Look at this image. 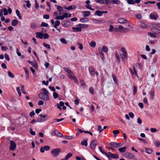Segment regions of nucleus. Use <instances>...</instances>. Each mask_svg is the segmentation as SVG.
Here are the masks:
<instances>
[{
    "mask_svg": "<svg viewBox=\"0 0 160 160\" xmlns=\"http://www.w3.org/2000/svg\"><path fill=\"white\" fill-rule=\"evenodd\" d=\"M42 90L43 92H41L39 94V98L43 100L48 101L49 99L48 96L49 92L45 88H42Z\"/></svg>",
    "mask_w": 160,
    "mask_h": 160,
    "instance_id": "nucleus-1",
    "label": "nucleus"
},
{
    "mask_svg": "<svg viewBox=\"0 0 160 160\" xmlns=\"http://www.w3.org/2000/svg\"><path fill=\"white\" fill-rule=\"evenodd\" d=\"M121 51L123 54H120V56L123 61H125L128 58V54L125 48H122L121 49Z\"/></svg>",
    "mask_w": 160,
    "mask_h": 160,
    "instance_id": "nucleus-2",
    "label": "nucleus"
},
{
    "mask_svg": "<svg viewBox=\"0 0 160 160\" xmlns=\"http://www.w3.org/2000/svg\"><path fill=\"white\" fill-rule=\"evenodd\" d=\"M114 30L117 31L126 32L128 31L129 29L127 28H124L122 25H120L118 26V28H115Z\"/></svg>",
    "mask_w": 160,
    "mask_h": 160,
    "instance_id": "nucleus-3",
    "label": "nucleus"
},
{
    "mask_svg": "<svg viewBox=\"0 0 160 160\" xmlns=\"http://www.w3.org/2000/svg\"><path fill=\"white\" fill-rule=\"evenodd\" d=\"M61 152V150L60 148H56L54 149L51 151V153L52 154L54 157H56L59 154L60 152Z\"/></svg>",
    "mask_w": 160,
    "mask_h": 160,
    "instance_id": "nucleus-4",
    "label": "nucleus"
},
{
    "mask_svg": "<svg viewBox=\"0 0 160 160\" xmlns=\"http://www.w3.org/2000/svg\"><path fill=\"white\" fill-rule=\"evenodd\" d=\"M106 156L108 158H113L117 159L119 157V156L118 154H114L111 152H108L107 153Z\"/></svg>",
    "mask_w": 160,
    "mask_h": 160,
    "instance_id": "nucleus-5",
    "label": "nucleus"
},
{
    "mask_svg": "<svg viewBox=\"0 0 160 160\" xmlns=\"http://www.w3.org/2000/svg\"><path fill=\"white\" fill-rule=\"evenodd\" d=\"M10 142V145L9 149L10 150L14 151L16 148V143L12 140H9Z\"/></svg>",
    "mask_w": 160,
    "mask_h": 160,
    "instance_id": "nucleus-6",
    "label": "nucleus"
},
{
    "mask_svg": "<svg viewBox=\"0 0 160 160\" xmlns=\"http://www.w3.org/2000/svg\"><path fill=\"white\" fill-rule=\"evenodd\" d=\"M98 143L97 141L92 140L91 141L90 147L91 148L92 150H94L95 149L96 146L98 145Z\"/></svg>",
    "mask_w": 160,
    "mask_h": 160,
    "instance_id": "nucleus-7",
    "label": "nucleus"
},
{
    "mask_svg": "<svg viewBox=\"0 0 160 160\" xmlns=\"http://www.w3.org/2000/svg\"><path fill=\"white\" fill-rule=\"evenodd\" d=\"M48 118V117L47 115H43L42 116V118H38L37 120V121L38 122H43L44 121L47 120Z\"/></svg>",
    "mask_w": 160,
    "mask_h": 160,
    "instance_id": "nucleus-8",
    "label": "nucleus"
},
{
    "mask_svg": "<svg viewBox=\"0 0 160 160\" xmlns=\"http://www.w3.org/2000/svg\"><path fill=\"white\" fill-rule=\"evenodd\" d=\"M125 156L128 159H132L134 158V155L132 153L126 152L125 154Z\"/></svg>",
    "mask_w": 160,
    "mask_h": 160,
    "instance_id": "nucleus-9",
    "label": "nucleus"
},
{
    "mask_svg": "<svg viewBox=\"0 0 160 160\" xmlns=\"http://www.w3.org/2000/svg\"><path fill=\"white\" fill-rule=\"evenodd\" d=\"M50 149V147L48 146H45L44 147H41L40 148V152L43 153L44 152V150L46 151H48Z\"/></svg>",
    "mask_w": 160,
    "mask_h": 160,
    "instance_id": "nucleus-10",
    "label": "nucleus"
},
{
    "mask_svg": "<svg viewBox=\"0 0 160 160\" xmlns=\"http://www.w3.org/2000/svg\"><path fill=\"white\" fill-rule=\"evenodd\" d=\"M158 17V16L157 14L151 13L150 15V18L152 19L156 20Z\"/></svg>",
    "mask_w": 160,
    "mask_h": 160,
    "instance_id": "nucleus-11",
    "label": "nucleus"
},
{
    "mask_svg": "<svg viewBox=\"0 0 160 160\" xmlns=\"http://www.w3.org/2000/svg\"><path fill=\"white\" fill-rule=\"evenodd\" d=\"M118 22L121 24H124L128 22V21L124 18H120L118 20Z\"/></svg>",
    "mask_w": 160,
    "mask_h": 160,
    "instance_id": "nucleus-12",
    "label": "nucleus"
},
{
    "mask_svg": "<svg viewBox=\"0 0 160 160\" xmlns=\"http://www.w3.org/2000/svg\"><path fill=\"white\" fill-rule=\"evenodd\" d=\"M89 71L91 75L93 76L95 73V69L92 66L90 67L89 68Z\"/></svg>",
    "mask_w": 160,
    "mask_h": 160,
    "instance_id": "nucleus-13",
    "label": "nucleus"
},
{
    "mask_svg": "<svg viewBox=\"0 0 160 160\" xmlns=\"http://www.w3.org/2000/svg\"><path fill=\"white\" fill-rule=\"evenodd\" d=\"M64 102L62 101H60L59 102V104L58 103H57L56 104V106L57 107V108L61 110H62V108L60 107V106L62 107L64 105Z\"/></svg>",
    "mask_w": 160,
    "mask_h": 160,
    "instance_id": "nucleus-14",
    "label": "nucleus"
},
{
    "mask_svg": "<svg viewBox=\"0 0 160 160\" xmlns=\"http://www.w3.org/2000/svg\"><path fill=\"white\" fill-rule=\"evenodd\" d=\"M72 29L73 32H79L82 31V29L79 27H72Z\"/></svg>",
    "mask_w": 160,
    "mask_h": 160,
    "instance_id": "nucleus-15",
    "label": "nucleus"
},
{
    "mask_svg": "<svg viewBox=\"0 0 160 160\" xmlns=\"http://www.w3.org/2000/svg\"><path fill=\"white\" fill-rule=\"evenodd\" d=\"M36 34L37 38L40 39H42L43 38V35L42 33L38 32H36Z\"/></svg>",
    "mask_w": 160,
    "mask_h": 160,
    "instance_id": "nucleus-16",
    "label": "nucleus"
},
{
    "mask_svg": "<svg viewBox=\"0 0 160 160\" xmlns=\"http://www.w3.org/2000/svg\"><path fill=\"white\" fill-rule=\"evenodd\" d=\"M152 26L154 28H160V23L154 22L152 24Z\"/></svg>",
    "mask_w": 160,
    "mask_h": 160,
    "instance_id": "nucleus-17",
    "label": "nucleus"
},
{
    "mask_svg": "<svg viewBox=\"0 0 160 160\" xmlns=\"http://www.w3.org/2000/svg\"><path fill=\"white\" fill-rule=\"evenodd\" d=\"M77 27H79L80 28H81V29L82 28H86L88 27V24H78L77 25Z\"/></svg>",
    "mask_w": 160,
    "mask_h": 160,
    "instance_id": "nucleus-18",
    "label": "nucleus"
},
{
    "mask_svg": "<svg viewBox=\"0 0 160 160\" xmlns=\"http://www.w3.org/2000/svg\"><path fill=\"white\" fill-rule=\"evenodd\" d=\"M83 16L84 17H88L90 15V12L89 11H83L82 12Z\"/></svg>",
    "mask_w": 160,
    "mask_h": 160,
    "instance_id": "nucleus-19",
    "label": "nucleus"
},
{
    "mask_svg": "<svg viewBox=\"0 0 160 160\" xmlns=\"http://www.w3.org/2000/svg\"><path fill=\"white\" fill-rule=\"evenodd\" d=\"M133 71H132V69L131 68H130V72H131V73H132V74H133V75L135 74L138 76V74H137L136 71L135 70L134 66H133Z\"/></svg>",
    "mask_w": 160,
    "mask_h": 160,
    "instance_id": "nucleus-20",
    "label": "nucleus"
},
{
    "mask_svg": "<svg viewBox=\"0 0 160 160\" xmlns=\"http://www.w3.org/2000/svg\"><path fill=\"white\" fill-rule=\"evenodd\" d=\"M60 24V22L59 21L57 20L55 22V23L53 25L54 27L55 28H57V26H59Z\"/></svg>",
    "mask_w": 160,
    "mask_h": 160,
    "instance_id": "nucleus-21",
    "label": "nucleus"
},
{
    "mask_svg": "<svg viewBox=\"0 0 160 160\" xmlns=\"http://www.w3.org/2000/svg\"><path fill=\"white\" fill-rule=\"evenodd\" d=\"M23 69L26 74V78L28 79L29 78V71L27 68H24Z\"/></svg>",
    "mask_w": 160,
    "mask_h": 160,
    "instance_id": "nucleus-22",
    "label": "nucleus"
},
{
    "mask_svg": "<svg viewBox=\"0 0 160 160\" xmlns=\"http://www.w3.org/2000/svg\"><path fill=\"white\" fill-rule=\"evenodd\" d=\"M0 11L4 13L3 14L4 15H7L8 14V11L7 9L5 8H4L1 10Z\"/></svg>",
    "mask_w": 160,
    "mask_h": 160,
    "instance_id": "nucleus-23",
    "label": "nucleus"
},
{
    "mask_svg": "<svg viewBox=\"0 0 160 160\" xmlns=\"http://www.w3.org/2000/svg\"><path fill=\"white\" fill-rule=\"evenodd\" d=\"M18 24V21L17 20H13L11 22V24L12 26H15Z\"/></svg>",
    "mask_w": 160,
    "mask_h": 160,
    "instance_id": "nucleus-24",
    "label": "nucleus"
},
{
    "mask_svg": "<svg viewBox=\"0 0 160 160\" xmlns=\"http://www.w3.org/2000/svg\"><path fill=\"white\" fill-rule=\"evenodd\" d=\"M53 96L54 99L57 98L59 97L58 94L55 92H53Z\"/></svg>",
    "mask_w": 160,
    "mask_h": 160,
    "instance_id": "nucleus-25",
    "label": "nucleus"
},
{
    "mask_svg": "<svg viewBox=\"0 0 160 160\" xmlns=\"http://www.w3.org/2000/svg\"><path fill=\"white\" fill-rule=\"evenodd\" d=\"M148 35L150 36L151 37L153 38H155L156 37V34L155 33H152L151 32H149Z\"/></svg>",
    "mask_w": 160,
    "mask_h": 160,
    "instance_id": "nucleus-26",
    "label": "nucleus"
},
{
    "mask_svg": "<svg viewBox=\"0 0 160 160\" xmlns=\"http://www.w3.org/2000/svg\"><path fill=\"white\" fill-rule=\"evenodd\" d=\"M119 133V131L118 130H114L113 131V133L114 135V138H116L117 135Z\"/></svg>",
    "mask_w": 160,
    "mask_h": 160,
    "instance_id": "nucleus-27",
    "label": "nucleus"
},
{
    "mask_svg": "<svg viewBox=\"0 0 160 160\" xmlns=\"http://www.w3.org/2000/svg\"><path fill=\"white\" fill-rule=\"evenodd\" d=\"M81 144L82 145H84L86 147H87L88 145L87 140H85L83 141H82L81 142Z\"/></svg>",
    "mask_w": 160,
    "mask_h": 160,
    "instance_id": "nucleus-28",
    "label": "nucleus"
},
{
    "mask_svg": "<svg viewBox=\"0 0 160 160\" xmlns=\"http://www.w3.org/2000/svg\"><path fill=\"white\" fill-rule=\"evenodd\" d=\"M64 19V18L63 15L62 16H57L55 18V19L56 20H62Z\"/></svg>",
    "mask_w": 160,
    "mask_h": 160,
    "instance_id": "nucleus-29",
    "label": "nucleus"
},
{
    "mask_svg": "<svg viewBox=\"0 0 160 160\" xmlns=\"http://www.w3.org/2000/svg\"><path fill=\"white\" fill-rule=\"evenodd\" d=\"M77 8V6L75 5H71L68 7V10L75 9Z\"/></svg>",
    "mask_w": 160,
    "mask_h": 160,
    "instance_id": "nucleus-30",
    "label": "nucleus"
},
{
    "mask_svg": "<svg viewBox=\"0 0 160 160\" xmlns=\"http://www.w3.org/2000/svg\"><path fill=\"white\" fill-rule=\"evenodd\" d=\"M37 24L34 22L31 23L30 25V27L32 29L36 28Z\"/></svg>",
    "mask_w": 160,
    "mask_h": 160,
    "instance_id": "nucleus-31",
    "label": "nucleus"
},
{
    "mask_svg": "<svg viewBox=\"0 0 160 160\" xmlns=\"http://www.w3.org/2000/svg\"><path fill=\"white\" fill-rule=\"evenodd\" d=\"M56 135L59 137H63V135L58 130H56Z\"/></svg>",
    "mask_w": 160,
    "mask_h": 160,
    "instance_id": "nucleus-32",
    "label": "nucleus"
},
{
    "mask_svg": "<svg viewBox=\"0 0 160 160\" xmlns=\"http://www.w3.org/2000/svg\"><path fill=\"white\" fill-rule=\"evenodd\" d=\"M16 13L17 15L19 17V18L20 19H22V16L20 15V12L17 9L16 10Z\"/></svg>",
    "mask_w": 160,
    "mask_h": 160,
    "instance_id": "nucleus-33",
    "label": "nucleus"
},
{
    "mask_svg": "<svg viewBox=\"0 0 160 160\" xmlns=\"http://www.w3.org/2000/svg\"><path fill=\"white\" fill-rule=\"evenodd\" d=\"M72 154L71 153L69 152L66 155L65 158L67 160H68L69 158L71 157L72 156Z\"/></svg>",
    "mask_w": 160,
    "mask_h": 160,
    "instance_id": "nucleus-34",
    "label": "nucleus"
},
{
    "mask_svg": "<svg viewBox=\"0 0 160 160\" xmlns=\"http://www.w3.org/2000/svg\"><path fill=\"white\" fill-rule=\"evenodd\" d=\"M95 14L99 16H101L102 15V11L97 10L95 12Z\"/></svg>",
    "mask_w": 160,
    "mask_h": 160,
    "instance_id": "nucleus-35",
    "label": "nucleus"
},
{
    "mask_svg": "<svg viewBox=\"0 0 160 160\" xmlns=\"http://www.w3.org/2000/svg\"><path fill=\"white\" fill-rule=\"evenodd\" d=\"M89 45L92 47L94 48L96 46V43L94 41H92L89 43Z\"/></svg>",
    "mask_w": 160,
    "mask_h": 160,
    "instance_id": "nucleus-36",
    "label": "nucleus"
},
{
    "mask_svg": "<svg viewBox=\"0 0 160 160\" xmlns=\"http://www.w3.org/2000/svg\"><path fill=\"white\" fill-rule=\"evenodd\" d=\"M126 149V147H123L122 148H121L118 149V150L121 152H125Z\"/></svg>",
    "mask_w": 160,
    "mask_h": 160,
    "instance_id": "nucleus-37",
    "label": "nucleus"
},
{
    "mask_svg": "<svg viewBox=\"0 0 160 160\" xmlns=\"http://www.w3.org/2000/svg\"><path fill=\"white\" fill-rule=\"evenodd\" d=\"M80 21L81 22H85L88 21V19L87 18H82L80 19Z\"/></svg>",
    "mask_w": 160,
    "mask_h": 160,
    "instance_id": "nucleus-38",
    "label": "nucleus"
},
{
    "mask_svg": "<svg viewBox=\"0 0 160 160\" xmlns=\"http://www.w3.org/2000/svg\"><path fill=\"white\" fill-rule=\"evenodd\" d=\"M115 53L117 60L118 62H120V60L119 58V54L117 52H115Z\"/></svg>",
    "mask_w": 160,
    "mask_h": 160,
    "instance_id": "nucleus-39",
    "label": "nucleus"
},
{
    "mask_svg": "<svg viewBox=\"0 0 160 160\" xmlns=\"http://www.w3.org/2000/svg\"><path fill=\"white\" fill-rule=\"evenodd\" d=\"M103 51L104 52H107L108 51V49L107 47L105 46H103L102 47V49Z\"/></svg>",
    "mask_w": 160,
    "mask_h": 160,
    "instance_id": "nucleus-40",
    "label": "nucleus"
},
{
    "mask_svg": "<svg viewBox=\"0 0 160 160\" xmlns=\"http://www.w3.org/2000/svg\"><path fill=\"white\" fill-rule=\"evenodd\" d=\"M40 26L41 27H46L47 28L49 27L48 24L47 23L44 22H42Z\"/></svg>",
    "mask_w": 160,
    "mask_h": 160,
    "instance_id": "nucleus-41",
    "label": "nucleus"
},
{
    "mask_svg": "<svg viewBox=\"0 0 160 160\" xmlns=\"http://www.w3.org/2000/svg\"><path fill=\"white\" fill-rule=\"evenodd\" d=\"M8 75L9 77L12 78H13L14 77V75L10 71L8 72Z\"/></svg>",
    "mask_w": 160,
    "mask_h": 160,
    "instance_id": "nucleus-42",
    "label": "nucleus"
},
{
    "mask_svg": "<svg viewBox=\"0 0 160 160\" xmlns=\"http://www.w3.org/2000/svg\"><path fill=\"white\" fill-rule=\"evenodd\" d=\"M112 76L115 83H116L117 81L116 76L114 74H112Z\"/></svg>",
    "mask_w": 160,
    "mask_h": 160,
    "instance_id": "nucleus-43",
    "label": "nucleus"
},
{
    "mask_svg": "<svg viewBox=\"0 0 160 160\" xmlns=\"http://www.w3.org/2000/svg\"><path fill=\"white\" fill-rule=\"evenodd\" d=\"M111 2L112 3L115 4H119L120 2V1L118 0H113L111 1Z\"/></svg>",
    "mask_w": 160,
    "mask_h": 160,
    "instance_id": "nucleus-44",
    "label": "nucleus"
},
{
    "mask_svg": "<svg viewBox=\"0 0 160 160\" xmlns=\"http://www.w3.org/2000/svg\"><path fill=\"white\" fill-rule=\"evenodd\" d=\"M154 92L153 91H151L150 94L151 95L150 98L151 99H153L154 96Z\"/></svg>",
    "mask_w": 160,
    "mask_h": 160,
    "instance_id": "nucleus-45",
    "label": "nucleus"
},
{
    "mask_svg": "<svg viewBox=\"0 0 160 160\" xmlns=\"http://www.w3.org/2000/svg\"><path fill=\"white\" fill-rule=\"evenodd\" d=\"M57 9L58 11L59 12H62L63 10V8L59 5L57 6Z\"/></svg>",
    "mask_w": 160,
    "mask_h": 160,
    "instance_id": "nucleus-46",
    "label": "nucleus"
},
{
    "mask_svg": "<svg viewBox=\"0 0 160 160\" xmlns=\"http://www.w3.org/2000/svg\"><path fill=\"white\" fill-rule=\"evenodd\" d=\"M43 46L44 47H46L48 49H50L51 48L49 44H46V43H45V42H43Z\"/></svg>",
    "mask_w": 160,
    "mask_h": 160,
    "instance_id": "nucleus-47",
    "label": "nucleus"
},
{
    "mask_svg": "<svg viewBox=\"0 0 160 160\" xmlns=\"http://www.w3.org/2000/svg\"><path fill=\"white\" fill-rule=\"evenodd\" d=\"M68 22L66 21H63L62 22V24L63 26H67Z\"/></svg>",
    "mask_w": 160,
    "mask_h": 160,
    "instance_id": "nucleus-48",
    "label": "nucleus"
},
{
    "mask_svg": "<svg viewBox=\"0 0 160 160\" xmlns=\"http://www.w3.org/2000/svg\"><path fill=\"white\" fill-rule=\"evenodd\" d=\"M146 152L148 154H151L152 152V151L149 148H146Z\"/></svg>",
    "mask_w": 160,
    "mask_h": 160,
    "instance_id": "nucleus-49",
    "label": "nucleus"
},
{
    "mask_svg": "<svg viewBox=\"0 0 160 160\" xmlns=\"http://www.w3.org/2000/svg\"><path fill=\"white\" fill-rule=\"evenodd\" d=\"M99 149L100 151L103 154H105L106 155L107 153L104 151L102 149V147H99Z\"/></svg>",
    "mask_w": 160,
    "mask_h": 160,
    "instance_id": "nucleus-50",
    "label": "nucleus"
},
{
    "mask_svg": "<svg viewBox=\"0 0 160 160\" xmlns=\"http://www.w3.org/2000/svg\"><path fill=\"white\" fill-rule=\"evenodd\" d=\"M17 53L18 55L19 56H21V58H24V56L23 55H21V53L18 52V49H17Z\"/></svg>",
    "mask_w": 160,
    "mask_h": 160,
    "instance_id": "nucleus-51",
    "label": "nucleus"
},
{
    "mask_svg": "<svg viewBox=\"0 0 160 160\" xmlns=\"http://www.w3.org/2000/svg\"><path fill=\"white\" fill-rule=\"evenodd\" d=\"M95 2H98L99 3L103 4L104 3V2L103 0H95Z\"/></svg>",
    "mask_w": 160,
    "mask_h": 160,
    "instance_id": "nucleus-52",
    "label": "nucleus"
},
{
    "mask_svg": "<svg viewBox=\"0 0 160 160\" xmlns=\"http://www.w3.org/2000/svg\"><path fill=\"white\" fill-rule=\"evenodd\" d=\"M60 41L63 43L64 44H67V42L64 38H62L60 39Z\"/></svg>",
    "mask_w": 160,
    "mask_h": 160,
    "instance_id": "nucleus-53",
    "label": "nucleus"
},
{
    "mask_svg": "<svg viewBox=\"0 0 160 160\" xmlns=\"http://www.w3.org/2000/svg\"><path fill=\"white\" fill-rule=\"evenodd\" d=\"M17 91L18 92V94L19 96L21 97V94L20 92V88L19 87H17L16 88Z\"/></svg>",
    "mask_w": 160,
    "mask_h": 160,
    "instance_id": "nucleus-54",
    "label": "nucleus"
},
{
    "mask_svg": "<svg viewBox=\"0 0 160 160\" xmlns=\"http://www.w3.org/2000/svg\"><path fill=\"white\" fill-rule=\"evenodd\" d=\"M141 27L142 28H145L147 27V25L144 23L142 22L141 25Z\"/></svg>",
    "mask_w": 160,
    "mask_h": 160,
    "instance_id": "nucleus-55",
    "label": "nucleus"
},
{
    "mask_svg": "<svg viewBox=\"0 0 160 160\" xmlns=\"http://www.w3.org/2000/svg\"><path fill=\"white\" fill-rule=\"evenodd\" d=\"M43 38L44 39H47L49 38V35L48 33H46L43 34Z\"/></svg>",
    "mask_w": 160,
    "mask_h": 160,
    "instance_id": "nucleus-56",
    "label": "nucleus"
},
{
    "mask_svg": "<svg viewBox=\"0 0 160 160\" xmlns=\"http://www.w3.org/2000/svg\"><path fill=\"white\" fill-rule=\"evenodd\" d=\"M89 92L90 93H91L92 94H94V89L92 87H91L89 90Z\"/></svg>",
    "mask_w": 160,
    "mask_h": 160,
    "instance_id": "nucleus-57",
    "label": "nucleus"
},
{
    "mask_svg": "<svg viewBox=\"0 0 160 160\" xmlns=\"http://www.w3.org/2000/svg\"><path fill=\"white\" fill-rule=\"evenodd\" d=\"M109 144L112 146L113 147L115 148H116V143L115 142H111L109 143Z\"/></svg>",
    "mask_w": 160,
    "mask_h": 160,
    "instance_id": "nucleus-58",
    "label": "nucleus"
},
{
    "mask_svg": "<svg viewBox=\"0 0 160 160\" xmlns=\"http://www.w3.org/2000/svg\"><path fill=\"white\" fill-rule=\"evenodd\" d=\"M133 87V94H135L137 92V87L136 86H134Z\"/></svg>",
    "mask_w": 160,
    "mask_h": 160,
    "instance_id": "nucleus-59",
    "label": "nucleus"
},
{
    "mask_svg": "<svg viewBox=\"0 0 160 160\" xmlns=\"http://www.w3.org/2000/svg\"><path fill=\"white\" fill-rule=\"evenodd\" d=\"M77 44H78L79 45V46L78 47V48H79L80 50H82L83 49V46L81 44L79 43L78 42H77Z\"/></svg>",
    "mask_w": 160,
    "mask_h": 160,
    "instance_id": "nucleus-60",
    "label": "nucleus"
},
{
    "mask_svg": "<svg viewBox=\"0 0 160 160\" xmlns=\"http://www.w3.org/2000/svg\"><path fill=\"white\" fill-rule=\"evenodd\" d=\"M25 2L27 3L26 6L28 8L30 7L31 6V4H30V2L29 1H26Z\"/></svg>",
    "mask_w": 160,
    "mask_h": 160,
    "instance_id": "nucleus-61",
    "label": "nucleus"
},
{
    "mask_svg": "<svg viewBox=\"0 0 160 160\" xmlns=\"http://www.w3.org/2000/svg\"><path fill=\"white\" fill-rule=\"evenodd\" d=\"M21 91L22 93L24 94H26V93L25 92L24 89V85H22L21 86Z\"/></svg>",
    "mask_w": 160,
    "mask_h": 160,
    "instance_id": "nucleus-62",
    "label": "nucleus"
},
{
    "mask_svg": "<svg viewBox=\"0 0 160 160\" xmlns=\"http://www.w3.org/2000/svg\"><path fill=\"white\" fill-rule=\"evenodd\" d=\"M98 130L99 132H100L103 130V129H102V127L100 125H99L98 126Z\"/></svg>",
    "mask_w": 160,
    "mask_h": 160,
    "instance_id": "nucleus-63",
    "label": "nucleus"
},
{
    "mask_svg": "<svg viewBox=\"0 0 160 160\" xmlns=\"http://www.w3.org/2000/svg\"><path fill=\"white\" fill-rule=\"evenodd\" d=\"M155 145L158 147L160 146V142L158 141H157L154 142Z\"/></svg>",
    "mask_w": 160,
    "mask_h": 160,
    "instance_id": "nucleus-64",
    "label": "nucleus"
}]
</instances>
